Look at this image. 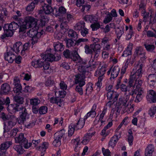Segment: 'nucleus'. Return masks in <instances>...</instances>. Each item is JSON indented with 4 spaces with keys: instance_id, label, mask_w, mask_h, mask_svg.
Listing matches in <instances>:
<instances>
[{
    "instance_id": "338daca9",
    "label": "nucleus",
    "mask_w": 156,
    "mask_h": 156,
    "mask_svg": "<svg viewBox=\"0 0 156 156\" xmlns=\"http://www.w3.org/2000/svg\"><path fill=\"white\" fill-rule=\"evenodd\" d=\"M101 149L104 156H111V152L108 149H105L104 147H102Z\"/></svg>"
},
{
    "instance_id": "ea45409f",
    "label": "nucleus",
    "mask_w": 156,
    "mask_h": 156,
    "mask_svg": "<svg viewBox=\"0 0 156 156\" xmlns=\"http://www.w3.org/2000/svg\"><path fill=\"white\" fill-rule=\"evenodd\" d=\"M54 47L55 50L57 51H62L64 49V46L63 45L62 43L59 42L54 44Z\"/></svg>"
},
{
    "instance_id": "9d476101",
    "label": "nucleus",
    "mask_w": 156,
    "mask_h": 156,
    "mask_svg": "<svg viewBox=\"0 0 156 156\" xmlns=\"http://www.w3.org/2000/svg\"><path fill=\"white\" fill-rule=\"evenodd\" d=\"M104 71H102V69L97 70L95 74V75L98 76L99 77L98 82L96 83V85L97 87V89L100 90L102 85V80L103 79V76L105 74Z\"/></svg>"
},
{
    "instance_id": "680f3d73",
    "label": "nucleus",
    "mask_w": 156,
    "mask_h": 156,
    "mask_svg": "<svg viewBox=\"0 0 156 156\" xmlns=\"http://www.w3.org/2000/svg\"><path fill=\"white\" fill-rule=\"evenodd\" d=\"M63 122V119L61 118H55L54 119V122L53 124L54 126L56 124L59 123V125L62 126Z\"/></svg>"
},
{
    "instance_id": "37998d69",
    "label": "nucleus",
    "mask_w": 156,
    "mask_h": 156,
    "mask_svg": "<svg viewBox=\"0 0 156 156\" xmlns=\"http://www.w3.org/2000/svg\"><path fill=\"white\" fill-rule=\"evenodd\" d=\"M116 34L118 38H119L124 33L123 27L118 28L116 30Z\"/></svg>"
},
{
    "instance_id": "72a5a7b5",
    "label": "nucleus",
    "mask_w": 156,
    "mask_h": 156,
    "mask_svg": "<svg viewBox=\"0 0 156 156\" xmlns=\"http://www.w3.org/2000/svg\"><path fill=\"white\" fill-rule=\"evenodd\" d=\"M118 96L119 94L116 92H114L113 91L111 90L108 91L107 94V97L109 99H111L112 97L114 96V101H115L117 100Z\"/></svg>"
},
{
    "instance_id": "b1692460",
    "label": "nucleus",
    "mask_w": 156,
    "mask_h": 156,
    "mask_svg": "<svg viewBox=\"0 0 156 156\" xmlns=\"http://www.w3.org/2000/svg\"><path fill=\"white\" fill-rule=\"evenodd\" d=\"M135 53L138 55H140V57L142 61H144L145 59V54L143 51V48L141 47H138L136 48Z\"/></svg>"
},
{
    "instance_id": "e433bc0d",
    "label": "nucleus",
    "mask_w": 156,
    "mask_h": 156,
    "mask_svg": "<svg viewBox=\"0 0 156 156\" xmlns=\"http://www.w3.org/2000/svg\"><path fill=\"white\" fill-rule=\"evenodd\" d=\"M11 141H6L2 144L0 145V151L8 148L12 144Z\"/></svg>"
},
{
    "instance_id": "603ef678",
    "label": "nucleus",
    "mask_w": 156,
    "mask_h": 156,
    "mask_svg": "<svg viewBox=\"0 0 156 156\" xmlns=\"http://www.w3.org/2000/svg\"><path fill=\"white\" fill-rule=\"evenodd\" d=\"M133 137L132 134V132L131 130L129 132V135L128 137V141L130 146H131L133 144Z\"/></svg>"
},
{
    "instance_id": "4be33fe9",
    "label": "nucleus",
    "mask_w": 156,
    "mask_h": 156,
    "mask_svg": "<svg viewBox=\"0 0 156 156\" xmlns=\"http://www.w3.org/2000/svg\"><path fill=\"white\" fill-rule=\"evenodd\" d=\"M125 33L128 39H130L133 35V28L131 25L125 26Z\"/></svg>"
},
{
    "instance_id": "0e129e2a",
    "label": "nucleus",
    "mask_w": 156,
    "mask_h": 156,
    "mask_svg": "<svg viewBox=\"0 0 156 156\" xmlns=\"http://www.w3.org/2000/svg\"><path fill=\"white\" fill-rule=\"evenodd\" d=\"M156 112V107H152L150 109L148 113L151 117L153 116Z\"/></svg>"
},
{
    "instance_id": "c9c22d12",
    "label": "nucleus",
    "mask_w": 156,
    "mask_h": 156,
    "mask_svg": "<svg viewBox=\"0 0 156 156\" xmlns=\"http://www.w3.org/2000/svg\"><path fill=\"white\" fill-rule=\"evenodd\" d=\"M85 124V120L84 119H80L77 122V123L75 125L76 129L77 130L82 128Z\"/></svg>"
},
{
    "instance_id": "ddd939ff",
    "label": "nucleus",
    "mask_w": 156,
    "mask_h": 156,
    "mask_svg": "<svg viewBox=\"0 0 156 156\" xmlns=\"http://www.w3.org/2000/svg\"><path fill=\"white\" fill-rule=\"evenodd\" d=\"M120 71V68L118 66H112L108 72V74L111 73V77L114 78L118 76Z\"/></svg>"
},
{
    "instance_id": "c85d7f7f",
    "label": "nucleus",
    "mask_w": 156,
    "mask_h": 156,
    "mask_svg": "<svg viewBox=\"0 0 156 156\" xmlns=\"http://www.w3.org/2000/svg\"><path fill=\"white\" fill-rule=\"evenodd\" d=\"M102 44L104 45V48L103 50L104 51H108L112 47L109 43L108 39L106 38H104L102 41Z\"/></svg>"
},
{
    "instance_id": "39448f33",
    "label": "nucleus",
    "mask_w": 156,
    "mask_h": 156,
    "mask_svg": "<svg viewBox=\"0 0 156 156\" xmlns=\"http://www.w3.org/2000/svg\"><path fill=\"white\" fill-rule=\"evenodd\" d=\"M84 19L86 21L93 23L90 26L93 30H97L100 27L99 22L98 21V17L97 15H87L85 16Z\"/></svg>"
},
{
    "instance_id": "09e8293b",
    "label": "nucleus",
    "mask_w": 156,
    "mask_h": 156,
    "mask_svg": "<svg viewBox=\"0 0 156 156\" xmlns=\"http://www.w3.org/2000/svg\"><path fill=\"white\" fill-rule=\"evenodd\" d=\"M13 148L19 154H22L23 152V149L20 145H15L13 147Z\"/></svg>"
},
{
    "instance_id": "a878e982",
    "label": "nucleus",
    "mask_w": 156,
    "mask_h": 156,
    "mask_svg": "<svg viewBox=\"0 0 156 156\" xmlns=\"http://www.w3.org/2000/svg\"><path fill=\"white\" fill-rule=\"evenodd\" d=\"M22 43L21 42H16L13 45V47L11 48V50L17 53L19 52L22 48Z\"/></svg>"
},
{
    "instance_id": "dca6fc26",
    "label": "nucleus",
    "mask_w": 156,
    "mask_h": 156,
    "mask_svg": "<svg viewBox=\"0 0 156 156\" xmlns=\"http://www.w3.org/2000/svg\"><path fill=\"white\" fill-rule=\"evenodd\" d=\"M72 143L73 145L75 151L80 152L81 148L80 139L79 138H77L73 140H72Z\"/></svg>"
},
{
    "instance_id": "5701e85b",
    "label": "nucleus",
    "mask_w": 156,
    "mask_h": 156,
    "mask_svg": "<svg viewBox=\"0 0 156 156\" xmlns=\"http://www.w3.org/2000/svg\"><path fill=\"white\" fill-rule=\"evenodd\" d=\"M139 10L141 12V14L144 20H146L148 16V14L145 11V4L143 2L140 3L139 5Z\"/></svg>"
},
{
    "instance_id": "58836bf2",
    "label": "nucleus",
    "mask_w": 156,
    "mask_h": 156,
    "mask_svg": "<svg viewBox=\"0 0 156 156\" xmlns=\"http://www.w3.org/2000/svg\"><path fill=\"white\" fill-rule=\"evenodd\" d=\"M91 138V135H88L87 134L85 135L83 137L81 142L82 144L84 145H87L89 143Z\"/></svg>"
},
{
    "instance_id": "6e6552de",
    "label": "nucleus",
    "mask_w": 156,
    "mask_h": 156,
    "mask_svg": "<svg viewBox=\"0 0 156 156\" xmlns=\"http://www.w3.org/2000/svg\"><path fill=\"white\" fill-rule=\"evenodd\" d=\"M19 27V25L15 22H13L10 24H5L3 27L4 31H8L12 32L13 35V31L16 30Z\"/></svg>"
},
{
    "instance_id": "79ce46f5",
    "label": "nucleus",
    "mask_w": 156,
    "mask_h": 156,
    "mask_svg": "<svg viewBox=\"0 0 156 156\" xmlns=\"http://www.w3.org/2000/svg\"><path fill=\"white\" fill-rule=\"evenodd\" d=\"M85 27V23L83 22L77 23L74 26V29L76 30H81Z\"/></svg>"
},
{
    "instance_id": "473e14b6",
    "label": "nucleus",
    "mask_w": 156,
    "mask_h": 156,
    "mask_svg": "<svg viewBox=\"0 0 156 156\" xmlns=\"http://www.w3.org/2000/svg\"><path fill=\"white\" fill-rule=\"evenodd\" d=\"M73 19V16L69 13H67V19H61L60 21L61 22H62L61 24V27L62 28L64 26L63 24V23H66L68 22H69L70 20H72Z\"/></svg>"
},
{
    "instance_id": "0eeeda50",
    "label": "nucleus",
    "mask_w": 156,
    "mask_h": 156,
    "mask_svg": "<svg viewBox=\"0 0 156 156\" xmlns=\"http://www.w3.org/2000/svg\"><path fill=\"white\" fill-rule=\"evenodd\" d=\"M42 58L45 61L52 62L54 61H58L60 58L59 55L55 56L53 54L46 52L45 54H41Z\"/></svg>"
},
{
    "instance_id": "a19ab883",
    "label": "nucleus",
    "mask_w": 156,
    "mask_h": 156,
    "mask_svg": "<svg viewBox=\"0 0 156 156\" xmlns=\"http://www.w3.org/2000/svg\"><path fill=\"white\" fill-rule=\"evenodd\" d=\"M65 130L64 129L61 130L55 134L54 137H56L57 138L61 140L62 137L64 136L65 134Z\"/></svg>"
},
{
    "instance_id": "bb28decb",
    "label": "nucleus",
    "mask_w": 156,
    "mask_h": 156,
    "mask_svg": "<svg viewBox=\"0 0 156 156\" xmlns=\"http://www.w3.org/2000/svg\"><path fill=\"white\" fill-rule=\"evenodd\" d=\"M94 46L93 52L95 53L94 58H97L100 53L101 46L98 44H92Z\"/></svg>"
},
{
    "instance_id": "6e6d98bb",
    "label": "nucleus",
    "mask_w": 156,
    "mask_h": 156,
    "mask_svg": "<svg viewBox=\"0 0 156 156\" xmlns=\"http://www.w3.org/2000/svg\"><path fill=\"white\" fill-rule=\"evenodd\" d=\"M15 101L19 104H22L24 101V99L23 98L17 96L14 97Z\"/></svg>"
},
{
    "instance_id": "a211bd4d",
    "label": "nucleus",
    "mask_w": 156,
    "mask_h": 156,
    "mask_svg": "<svg viewBox=\"0 0 156 156\" xmlns=\"http://www.w3.org/2000/svg\"><path fill=\"white\" fill-rule=\"evenodd\" d=\"M41 10H42L46 14H49L51 13L53 14V12H55V9H53L51 6L44 4V5H42Z\"/></svg>"
},
{
    "instance_id": "6ab92c4d",
    "label": "nucleus",
    "mask_w": 156,
    "mask_h": 156,
    "mask_svg": "<svg viewBox=\"0 0 156 156\" xmlns=\"http://www.w3.org/2000/svg\"><path fill=\"white\" fill-rule=\"evenodd\" d=\"M55 12H53L54 15L56 16H62L66 13V10L65 8L61 6L59 8L58 11L55 9Z\"/></svg>"
},
{
    "instance_id": "f704fd0d",
    "label": "nucleus",
    "mask_w": 156,
    "mask_h": 156,
    "mask_svg": "<svg viewBox=\"0 0 156 156\" xmlns=\"http://www.w3.org/2000/svg\"><path fill=\"white\" fill-rule=\"evenodd\" d=\"M121 82V79H119L116 85V88L117 89H118L120 88L121 90L123 91H126L127 90V87L126 85L124 84H122L121 85L120 84Z\"/></svg>"
},
{
    "instance_id": "1a4fd4ad",
    "label": "nucleus",
    "mask_w": 156,
    "mask_h": 156,
    "mask_svg": "<svg viewBox=\"0 0 156 156\" xmlns=\"http://www.w3.org/2000/svg\"><path fill=\"white\" fill-rule=\"evenodd\" d=\"M36 19L31 16H26L24 19V23L28 26V28L35 27L37 25Z\"/></svg>"
},
{
    "instance_id": "3c124183",
    "label": "nucleus",
    "mask_w": 156,
    "mask_h": 156,
    "mask_svg": "<svg viewBox=\"0 0 156 156\" xmlns=\"http://www.w3.org/2000/svg\"><path fill=\"white\" fill-rule=\"evenodd\" d=\"M12 36V32H9L8 31H4V33L1 36L0 38L3 39L6 37H11Z\"/></svg>"
},
{
    "instance_id": "7ed1b4c3",
    "label": "nucleus",
    "mask_w": 156,
    "mask_h": 156,
    "mask_svg": "<svg viewBox=\"0 0 156 156\" xmlns=\"http://www.w3.org/2000/svg\"><path fill=\"white\" fill-rule=\"evenodd\" d=\"M129 98V96L128 95H126L123 98H119L116 103V106L119 108L124 106V112H127L129 113L132 112L134 110V105L131 104H127L126 105Z\"/></svg>"
},
{
    "instance_id": "2f4dec72",
    "label": "nucleus",
    "mask_w": 156,
    "mask_h": 156,
    "mask_svg": "<svg viewBox=\"0 0 156 156\" xmlns=\"http://www.w3.org/2000/svg\"><path fill=\"white\" fill-rule=\"evenodd\" d=\"M1 89V92L5 94L10 90V87L9 84L5 83L2 85Z\"/></svg>"
},
{
    "instance_id": "de8ad7c7",
    "label": "nucleus",
    "mask_w": 156,
    "mask_h": 156,
    "mask_svg": "<svg viewBox=\"0 0 156 156\" xmlns=\"http://www.w3.org/2000/svg\"><path fill=\"white\" fill-rule=\"evenodd\" d=\"M154 150V146L152 144H150L146 148L145 154H153Z\"/></svg>"
},
{
    "instance_id": "f8f14e48",
    "label": "nucleus",
    "mask_w": 156,
    "mask_h": 156,
    "mask_svg": "<svg viewBox=\"0 0 156 156\" xmlns=\"http://www.w3.org/2000/svg\"><path fill=\"white\" fill-rule=\"evenodd\" d=\"M16 124V122L12 120H9L4 122L3 133L4 135H6L5 134L8 132Z\"/></svg>"
},
{
    "instance_id": "bf43d9fd",
    "label": "nucleus",
    "mask_w": 156,
    "mask_h": 156,
    "mask_svg": "<svg viewBox=\"0 0 156 156\" xmlns=\"http://www.w3.org/2000/svg\"><path fill=\"white\" fill-rule=\"evenodd\" d=\"M96 113L95 111L90 110L89 112L87 113V114L84 117V119H87L88 117L91 116L92 117H94Z\"/></svg>"
},
{
    "instance_id": "c03bdc74",
    "label": "nucleus",
    "mask_w": 156,
    "mask_h": 156,
    "mask_svg": "<svg viewBox=\"0 0 156 156\" xmlns=\"http://www.w3.org/2000/svg\"><path fill=\"white\" fill-rule=\"evenodd\" d=\"M10 103V99L8 97H6L5 99L3 97H0V105H3L5 104L6 105H7Z\"/></svg>"
},
{
    "instance_id": "393cba45",
    "label": "nucleus",
    "mask_w": 156,
    "mask_h": 156,
    "mask_svg": "<svg viewBox=\"0 0 156 156\" xmlns=\"http://www.w3.org/2000/svg\"><path fill=\"white\" fill-rule=\"evenodd\" d=\"M50 101L51 103H56L59 107L63 105L64 103L58 97L51 98L50 99Z\"/></svg>"
},
{
    "instance_id": "f3484780",
    "label": "nucleus",
    "mask_w": 156,
    "mask_h": 156,
    "mask_svg": "<svg viewBox=\"0 0 156 156\" xmlns=\"http://www.w3.org/2000/svg\"><path fill=\"white\" fill-rule=\"evenodd\" d=\"M148 85L153 87L156 83V75L153 74L149 75L147 78Z\"/></svg>"
},
{
    "instance_id": "49530a36",
    "label": "nucleus",
    "mask_w": 156,
    "mask_h": 156,
    "mask_svg": "<svg viewBox=\"0 0 156 156\" xmlns=\"http://www.w3.org/2000/svg\"><path fill=\"white\" fill-rule=\"evenodd\" d=\"M22 88L21 85H18L17 86H15L13 88V91L16 95L20 94L22 92Z\"/></svg>"
},
{
    "instance_id": "f03ea898",
    "label": "nucleus",
    "mask_w": 156,
    "mask_h": 156,
    "mask_svg": "<svg viewBox=\"0 0 156 156\" xmlns=\"http://www.w3.org/2000/svg\"><path fill=\"white\" fill-rule=\"evenodd\" d=\"M9 111H13V113H15L17 112L21 111L20 112V117L17 119V122L19 124H24L28 118V114L27 110L25 107L20 105L17 104H14L9 105L7 108Z\"/></svg>"
},
{
    "instance_id": "13d9d810",
    "label": "nucleus",
    "mask_w": 156,
    "mask_h": 156,
    "mask_svg": "<svg viewBox=\"0 0 156 156\" xmlns=\"http://www.w3.org/2000/svg\"><path fill=\"white\" fill-rule=\"evenodd\" d=\"M38 99L36 98H33L30 99V105L33 106L38 105Z\"/></svg>"
},
{
    "instance_id": "8fccbe9b",
    "label": "nucleus",
    "mask_w": 156,
    "mask_h": 156,
    "mask_svg": "<svg viewBox=\"0 0 156 156\" xmlns=\"http://www.w3.org/2000/svg\"><path fill=\"white\" fill-rule=\"evenodd\" d=\"M75 128V125L71 124L69 126L68 129V135L71 136L73 133Z\"/></svg>"
},
{
    "instance_id": "412c9836",
    "label": "nucleus",
    "mask_w": 156,
    "mask_h": 156,
    "mask_svg": "<svg viewBox=\"0 0 156 156\" xmlns=\"http://www.w3.org/2000/svg\"><path fill=\"white\" fill-rule=\"evenodd\" d=\"M120 137V135H118L117 134H115L110 139L109 145L112 148L114 147L116 144L119 140Z\"/></svg>"
},
{
    "instance_id": "423d86ee",
    "label": "nucleus",
    "mask_w": 156,
    "mask_h": 156,
    "mask_svg": "<svg viewBox=\"0 0 156 156\" xmlns=\"http://www.w3.org/2000/svg\"><path fill=\"white\" fill-rule=\"evenodd\" d=\"M15 142L16 143H19L26 149L30 147L32 144L30 143H28L27 140L24 137V135L22 133H20L18 136L15 138Z\"/></svg>"
},
{
    "instance_id": "4c0bfd02",
    "label": "nucleus",
    "mask_w": 156,
    "mask_h": 156,
    "mask_svg": "<svg viewBox=\"0 0 156 156\" xmlns=\"http://www.w3.org/2000/svg\"><path fill=\"white\" fill-rule=\"evenodd\" d=\"M94 46L92 44L90 46L86 45L84 46L85 52L87 54H92L93 52Z\"/></svg>"
},
{
    "instance_id": "774afa93",
    "label": "nucleus",
    "mask_w": 156,
    "mask_h": 156,
    "mask_svg": "<svg viewBox=\"0 0 156 156\" xmlns=\"http://www.w3.org/2000/svg\"><path fill=\"white\" fill-rule=\"evenodd\" d=\"M94 59L93 58L91 59L89 62V66L92 68H94L96 65L95 59L97 58L94 57Z\"/></svg>"
},
{
    "instance_id": "f257e3e1",
    "label": "nucleus",
    "mask_w": 156,
    "mask_h": 156,
    "mask_svg": "<svg viewBox=\"0 0 156 156\" xmlns=\"http://www.w3.org/2000/svg\"><path fill=\"white\" fill-rule=\"evenodd\" d=\"M143 64H140L137 66L136 71L133 70L131 72L129 82V85L133 87V93L136 94L135 101L137 103L140 101L144 96V92L141 88L143 82L140 80L143 73Z\"/></svg>"
},
{
    "instance_id": "4d7b16f0",
    "label": "nucleus",
    "mask_w": 156,
    "mask_h": 156,
    "mask_svg": "<svg viewBox=\"0 0 156 156\" xmlns=\"http://www.w3.org/2000/svg\"><path fill=\"white\" fill-rule=\"evenodd\" d=\"M54 138L55 140L53 143V145L56 147L60 146L61 145V139L57 138L56 137H54Z\"/></svg>"
},
{
    "instance_id": "a18cd8bd",
    "label": "nucleus",
    "mask_w": 156,
    "mask_h": 156,
    "mask_svg": "<svg viewBox=\"0 0 156 156\" xmlns=\"http://www.w3.org/2000/svg\"><path fill=\"white\" fill-rule=\"evenodd\" d=\"M66 94V92L64 90L57 91L55 92V97H58V98H63L65 97Z\"/></svg>"
},
{
    "instance_id": "c756f323",
    "label": "nucleus",
    "mask_w": 156,
    "mask_h": 156,
    "mask_svg": "<svg viewBox=\"0 0 156 156\" xmlns=\"http://www.w3.org/2000/svg\"><path fill=\"white\" fill-rule=\"evenodd\" d=\"M132 48L133 44H129L128 46L126 49L124 51L122 56L126 57L128 55H131Z\"/></svg>"
},
{
    "instance_id": "864d4df0",
    "label": "nucleus",
    "mask_w": 156,
    "mask_h": 156,
    "mask_svg": "<svg viewBox=\"0 0 156 156\" xmlns=\"http://www.w3.org/2000/svg\"><path fill=\"white\" fill-rule=\"evenodd\" d=\"M106 112V109L105 108L103 109L102 113L101 114L98 122H100L101 125L105 122V121L103 120V118Z\"/></svg>"
},
{
    "instance_id": "052dcab7",
    "label": "nucleus",
    "mask_w": 156,
    "mask_h": 156,
    "mask_svg": "<svg viewBox=\"0 0 156 156\" xmlns=\"http://www.w3.org/2000/svg\"><path fill=\"white\" fill-rule=\"evenodd\" d=\"M36 5L34 3L31 2L26 7V10L28 12L33 11L35 7V5Z\"/></svg>"
},
{
    "instance_id": "5fc2aeb1",
    "label": "nucleus",
    "mask_w": 156,
    "mask_h": 156,
    "mask_svg": "<svg viewBox=\"0 0 156 156\" xmlns=\"http://www.w3.org/2000/svg\"><path fill=\"white\" fill-rule=\"evenodd\" d=\"M129 63V61L128 59H127L125 62L122 69L121 71V74H123L125 73L126 69L128 67Z\"/></svg>"
},
{
    "instance_id": "69168bd1",
    "label": "nucleus",
    "mask_w": 156,
    "mask_h": 156,
    "mask_svg": "<svg viewBox=\"0 0 156 156\" xmlns=\"http://www.w3.org/2000/svg\"><path fill=\"white\" fill-rule=\"evenodd\" d=\"M54 82L52 77L49 78L45 82L46 86H51L54 83Z\"/></svg>"
},
{
    "instance_id": "7c9ffc66",
    "label": "nucleus",
    "mask_w": 156,
    "mask_h": 156,
    "mask_svg": "<svg viewBox=\"0 0 156 156\" xmlns=\"http://www.w3.org/2000/svg\"><path fill=\"white\" fill-rule=\"evenodd\" d=\"M39 27L36 25L28 31V34L30 37L37 36L38 32Z\"/></svg>"
},
{
    "instance_id": "9b49d317",
    "label": "nucleus",
    "mask_w": 156,
    "mask_h": 156,
    "mask_svg": "<svg viewBox=\"0 0 156 156\" xmlns=\"http://www.w3.org/2000/svg\"><path fill=\"white\" fill-rule=\"evenodd\" d=\"M70 53L69 51L68 50H66L63 52L64 55L66 58L70 57L74 61L80 60V57L76 51H73L72 56H70Z\"/></svg>"
},
{
    "instance_id": "2eb2a0df",
    "label": "nucleus",
    "mask_w": 156,
    "mask_h": 156,
    "mask_svg": "<svg viewBox=\"0 0 156 156\" xmlns=\"http://www.w3.org/2000/svg\"><path fill=\"white\" fill-rule=\"evenodd\" d=\"M4 58L9 62L12 63L16 58V55L11 51H9L5 53Z\"/></svg>"
},
{
    "instance_id": "aec40b11",
    "label": "nucleus",
    "mask_w": 156,
    "mask_h": 156,
    "mask_svg": "<svg viewBox=\"0 0 156 156\" xmlns=\"http://www.w3.org/2000/svg\"><path fill=\"white\" fill-rule=\"evenodd\" d=\"M101 13L104 15L105 14L106 15V16L105 17L103 22L107 24L110 22L112 20V17L111 16L110 13L106 10L104 9L101 11Z\"/></svg>"
},
{
    "instance_id": "20e7f679",
    "label": "nucleus",
    "mask_w": 156,
    "mask_h": 156,
    "mask_svg": "<svg viewBox=\"0 0 156 156\" xmlns=\"http://www.w3.org/2000/svg\"><path fill=\"white\" fill-rule=\"evenodd\" d=\"M85 65L84 64L83 65L79 66L78 69L79 73L75 76V83L78 84L80 86H83L85 84V74L86 72L87 68Z\"/></svg>"
},
{
    "instance_id": "cd10ccee",
    "label": "nucleus",
    "mask_w": 156,
    "mask_h": 156,
    "mask_svg": "<svg viewBox=\"0 0 156 156\" xmlns=\"http://www.w3.org/2000/svg\"><path fill=\"white\" fill-rule=\"evenodd\" d=\"M48 147V143L47 142H44L40 147V151H41V156H44L46 150Z\"/></svg>"
},
{
    "instance_id": "4468645a",
    "label": "nucleus",
    "mask_w": 156,
    "mask_h": 156,
    "mask_svg": "<svg viewBox=\"0 0 156 156\" xmlns=\"http://www.w3.org/2000/svg\"><path fill=\"white\" fill-rule=\"evenodd\" d=\"M146 98L150 103L156 102V93L153 90H149L148 91Z\"/></svg>"
},
{
    "instance_id": "e2e57ef3",
    "label": "nucleus",
    "mask_w": 156,
    "mask_h": 156,
    "mask_svg": "<svg viewBox=\"0 0 156 156\" xmlns=\"http://www.w3.org/2000/svg\"><path fill=\"white\" fill-rule=\"evenodd\" d=\"M68 36L73 38H76L77 37V33L74 31L72 30H69L68 32Z\"/></svg>"
}]
</instances>
